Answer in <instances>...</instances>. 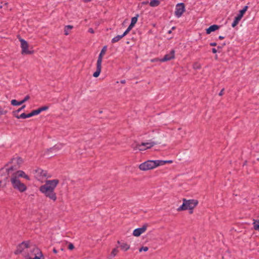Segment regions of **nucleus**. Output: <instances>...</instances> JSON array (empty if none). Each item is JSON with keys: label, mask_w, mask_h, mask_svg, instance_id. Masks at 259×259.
Wrapping results in <instances>:
<instances>
[{"label": "nucleus", "mask_w": 259, "mask_h": 259, "mask_svg": "<svg viewBox=\"0 0 259 259\" xmlns=\"http://www.w3.org/2000/svg\"><path fill=\"white\" fill-rule=\"evenodd\" d=\"M21 178L28 181L30 180L29 177L24 171L18 170L11 175L9 177V181L14 189L22 193L27 190V186L20 180Z\"/></svg>", "instance_id": "nucleus-1"}, {"label": "nucleus", "mask_w": 259, "mask_h": 259, "mask_svg": "<svg viewBox=\"0 0 259 259\" xmlns=\"http://www.w3.org/2000/svg\"><path fill=\"white\" fill-rule=\"evenodd\" d=\"M59 183V181L58 179L47 180L44 185L39 187V190L46 197L55 202L57 199L55 190Z\"/></svg>", "instance_id": "nucleus-2"}, {"label": "nucleus", "mask_w": 259, "mask_h": 259, "mask_svg": "<svg viewBox=\"0 0 259 259\" xmlns=\"http://www.w3.org/2000/svg\"><path fill=\"white\" fill-rule=\"evenodd\" d=\"M23 163V160L22 158L17 157L12 158L5 167L1 169L4 173L10 177L11 175L17 171Z\"/></svg>", "instance_id": "nucleus-3"}, {"label": "nucleus", "mask_w": 259, "mask_h": 259, "mask_svg": "<svg viewBox=\"0 0 259 259\" xmlns=\"http://www.w3.org/2000/svg\"><path fill=\"white\" fill-rule=\"evenodd\" d=\"M23 163V160L22 158L17 157L12 158L5 167L1 169L4 173L10 177L11 175L17 171Z\"/></svg>", "instance_id": "nucleus-4"}, {"label": "nucleus", "mask_w": 259, "mask_h": 259, "mask_svg": "<svg viewBox=\"0 0 259 259\" xmlns=\"http://www.w3.org/2000/svg\"><path fill=\"white\" fill-rule=\"evenodd\" d=\"M23 163V160L22 158L17 157L12 158L5 167L1 169L4 173L10 177L11 175L17 171Z\"/></svg>", "instance_id": "nucleus-5"}, {"label": "nucleus", "mask_w": 259, "mask_h": 259, "mask_svg": "<svg viewBox=\"0 0 259 259\" xmlns=\"http://www.w3.org/2000/svg\"><path fill=\"white\" fill-rule=\"evenodd\" d=\"M172 162V160H148L141 163L138 166V168L140 170L145 171L153 169L166 163H171Z\"/></svg>", "instance_id": "nucleus-6"}, {"label": "nucleus", "mask_w": 259, "mask_h": 259, "mask_svg": "<svg viewBox=\"0 0 259 259\" xmlns=\"http://www.w3.org/2000/svg\"><path fill=\"white\" fill-rule=\"evenodd\" d=\"M183 204L177 208L178 211L189 210V214H192L194 208L198 205V201L197 199H186L183 198Z\"/></svg>", "instance_id": "nucleus-7"}, {"label": "nucleus", "mask_w": 259, "mask_h": 259, "mask_svg": "<svg viewBox=\"0 0 259 259\" xmlns=\"http://www.w3.org/2000/svg\"><path fill=\"white\" fill-rule=\"evenodd\" d=\"M20 42V47L21 49V53L23 55H31L34 53L33 47L29 46L28 42L24 39L18 37Z\"/></svg>", "instance_id": "nucleus-8"}, {"label": "nucleus", "mask_w": 259, "mask_h": 259, "mask_svg": "<svg viewBox=\"0 0 259 259\" xmlns=\"http://www.w3.org/2000/svg\"><path fill=\"white\" fill-rule=\"evenodd\" d=\"M106 51H107V46H104L102 48V49L98 56V60L97 61V64H96V71L93 73V76L94 77H98L100 74V73L101 72V69H102V63L103 57L104 55L105 54Z\"/></svg>", "instance_id": "nucleus-9"}, {"label": "nucleus", "mask_w": 259, "mask_h": 259, "mask_svg": "<svg viewBox=\"0 0 259 259\" xmlns=\"http://www.w3.org/2000/svg\"><path fill=\"white\" fill-rule=\"evenodd\" d=\"M27 259H44L42 254L38 248L34 247L30 252L25 255Z\"/></svg>", "instance_id": "nucleus-10"}, {"label": "nucleus", "mask_w": 259, "mask_h": 259, "mask_svg": "<svg viewBox=\"0 0 259 259\" xmlns=\"http://www.w3.org/2000/svg\"><path fill=\"white\" fill-rule=\"evenodd\" d=\"M156 145V143L153 141L149 142H142L141 144H137L133 147L134 150H139V151H144L149 149Z\"/></svg>", "instance_id": "nucleus-11"}, {"label": "nucleus", "mask_w": 259, "mask_h": 259, "mask_svg": "<svg viewBox=\"0 0 259 259\" xmlns=\"http://www.w3.org/2000/svg\"><path fill=\"white\" fill-rule=\"evenodd\" d=\"M35 177L39 181L42 182L43 180L48 177V172L47 171L41 168H38L35 170Z\"/></svg>", "instance_id": "nucleus-12"}, {"label": "nucleus", "mask_w": 259, "mask_h": 259, "mask_svg": "<svg viewBox=\"0 0 259 259\" xmlns=\"http://www.w3.org/2000/svg\"><path fill=\"white\" fill-rule=\"evenodd\" d=\"M29 247V242L28 241H24L19 244L17 247L16 250L14 253L15 254H18L22 253L25 249Z\"/></svg>", "instance_id": "nucleus-13"}, {"label": "nucleus", "mask_w": 259, "mask_h": 259, "mask_svg": "<svg viewBox=\"0 0 259 259\" xmlns=\"http://www.w3.org/2000/svg\"><path fill=\"white\" fill-rule=\"evenodd\" d=\"M148 227V225L145 224L143 225L142 227L135 229L133 232V236L135 237L140 236L141 234L144 233L146 231Z\"/></svg>", "instance_id": "nucleus-14"}, {"label": "nucleus", "mask_w": 259, "mask_h": 259, "mask_svg": "<svg viewBox=\"0 0 259 259\" xmlns=\"http://www.w3.org/2000/svg\"><path fill=\"white\" fill-rule=\"evenodd\" d=\"M185 11V8L183 3H180L176 5L175 15L177 17H180Z\"/></svg>", "instance_id": "nucleus-15"}, {"label": "nucleus", "mask_w": 259, "mask_h": 259, "mask_svg": "<svg viewBox=\"0 0 259 259\" xmlns=\"http://www.w3.org/2000/svg\"><path fill=\"white\" fill-rule=\"evenodd\" d=\"M8 175L0 170V188H5L8 181Z\"/></svg>", "instance_id": "nucleus-16"}, {"label": "nucleus", "mask_w": 259, "mask_h": 259, "mask_svg": "<svg viewBox=\"0 0 259 259\" xmlns=\"http://www.w3.org/2000/svg\"><path fill=\"white\" fill-rule=\"evenodd\" d=\"M61 144H56L55 146H54L53 147L46 149L45 151L44 154L49 156L50 155L51 153H52L54 152H56L57 151L60 150L61 149Z\"/></svg>", "instance_id": "nucleus-17"}, {"label": "nucleus", "mask_w": 259, "mask_h": 259, "mask_svg": "<svg viewBox=\"0 0 259 259\" xmlns=\"http://www.w3.org/2000/svg\"><path fill=\"white\" fill-rule=\"evenodd\" d=\"M175 52L174 50H171L169 54L165 55L164 57L160 60V62H165L171 60L175 58Z\"/></svg>", "instance_id": "nucleus-18"}, {"label": "nucleus", "mask_w": 259, "mask_h": 259, "mask_svg": "<svg viewBox=\"0 0 259 259\" xmlns=\"http://www.w3.org/2000/svg\"><path fill=\"white\" fill-rule=\"evenodd\" d=\"M219 28L220 26L218 25H212L206 29V33L207 34H209L211 32L215 31L219 29Z\"/></svg>", "instance_id": "nucleus-19"}, {"label": "nucleus", "mask_w": 259, "mask_h": 259, "mask_svg": "<svg viewBox=\"0 0 259 259\" xmlns=\"http://www.w3.org/2000/svg\"><path fill=\"white\" fill-rule=\"evenodd\" d=\"M243 16V15L241 14L240 12H239V14L237 17H235L234 22L232 24V26L233 27H235L238 24L239 22Z\"/></svg>", "instance_id": "nucleus-20"}, {"label": "nucleus", "mask_w": 259, "mask_h": 259, "mask_svg": "<svg viewBox=\"0 0 259 259\" xmlns=\"http://www.w3.org/2000/svg\"><path fill=\"white\" fill-rule=\"evenodd\" d=\"M117 243L118 244H120V247L121 249L123 251H127L130 248V245L126 243H124V242L120 243L119 241H118Z\"/></svg>", "instance_id": "nucleus-21"}, {"label": "nucleus", "mask_w": 259, "mask_h": 259, "mask_svg": "<svg viewBox=\"0 0 259 259\" xmlns=\"http://www.w3.org/2000/svg\"><path fill=\"white\" fill-rule=\"evenodd\" d=\"M253 228L254 230L259 231V220H253Z\"/></svg>", "instance_id": "nucleus-22"}, {"label": "nucleus", "mask_w": 259, "mask_h": 259, "mask_svg": "<svg viewBox=\"0 0 259 259\" xmlns=\"http://www.w3.org/2000/svg\"><path fill=\"white\" fill-rule=\"evenodd\" d=\"M118 252V250L117 248H114L112 249L110 254L109 256V258H112L115 257Z\"/></svg>", "instance_id": "nucleus-23"}, {"label": "nucleus", "mask_w": 259, "mask_h": 259, "mask_svg": "<svg viewBox=\"0 0 259 259\" xmlns=\"http://www.w3.org/2000/svg\"><path fill=\"white\" fill-rule=\"evenodd\" d=\"M73 28V26L72 25H67L64 27V34L65 35H68L69 34V31Z\"/></svg>", "instance_id": "nucleus-24"}, {"label": "nucleus", "mask_w": 259, "mask_h": 259, "mask_svg": "<svg viewBox=\"0 0 259 259\" xmlns=\"http://www.w3.org/2000/svg\"><path fill=\"white\" fill-rule=\"evenodd\" d=\"M160 4V2L158 0H151L150 2V6L152 7H157Z\"/></svg>", "instance_id": "nucleus-25"}, {"label": "nucleus", "mask_w": 259, "mask_h": 259, "mask_svg": "<svg viewBox=\"0 0 259 259\" xmlns=\"http://www.w3.org/2000/svg\"><path fill=\"white\" fill-rule=\"evenodd\" d=\"M122 37H123L122 36V35H117L116 36L113 37L112 39V40H111V42L112 43H115V42H118V41H119Z\"/></svg>", "instance_id": "nucleus-26"}, {"label": "nucleus", "mask_w": 259, "mask_h": 259, "mask_svg": "<svg viewBox=\"0 0 259 259\" xmlns=\"http://www.w3.org/2000/svg\"><path fill=\"white\" fill-rule=\"evenodd\" d=\"M201 68V64L198 62H195L193 64V68L195 70L200 69Z\"/></svg>", "instance_id": "nucleus-27"}, {"label": "nucleus", "mask_w": 259, "mask_h": 259, "mask_svg": "<svg viewBox=\"0 0 259 259\" xmlns=\"http://www.w3.org/2000/svg\"><path fill=\"white\" fill-rule=\"evenodd\" d=\"M40 113V111L39 108H38L36 110H34L31 111L30 113H29V115H30V117L33 116L34 115H38Z\"/></svg>", "instance_id": "nucleus-28"}, {"label": "nucleus", "mask_w": 259, "mask_h": 259, "mask_svg": "<svg viewBox=\"0 0 259 259\" xmlns=\"http://www.w3.org/2000/svg\"><path fill=\"white\" fill-rule=\"evenodd\" d=\"M8 111L5 109V107H2L0 106V116L6 115Z\"/></svg>", "instance_id": "nucleus-29"}, {"label": "nucleus", "mask_w": 259, "mask_h": 259, "mask_svg": "<svg viewBox=\"0 0 259 259\" xmlns=\"http://www.w3.org/2000/svg\"><path fill=\"white\" fill-rule=\"evenodd\" d=\"M11 103L13 106H19L22 105V102L17 101L16 100L13 99L11 100Z\"/></svg>", "instance_id": "nucleus-30"}, {"label": "nucleus", "mask_w": 259, "mask_h": 259, "mask_svg": "<svg viewBox=\"0 0 259 259\" xmlns=\"http://www.w3.org/2000/svg\"><path fill=\"white\" fill-rule=\"evenodd\" d=\"M138 15H137L136 17H133L132 18L131 23L130 24L134 26L138 21Z\"/></svg>", "instance_id": "nucleus-31"}, {"label": "nucleus", "mask_w": 259, "mask_h": 259, "mask_svg": "<svg viewBox=\"0 0 259 259\" xmlns=\"http://www.w3.org/2000/svg\"><path fill=\"white\" fill-rule=\"evenodd\" d=\"M19 110H17L13 111L12 114L14 117H15L17 119H19L20 115H19Z\"/></svg>", "instance_id": "nucleus-32"}, {"label": "nucleus", "mask_w": 259, "mask_h": 259, "mask_svg": "<svg viewBox=\"0 0 259 259\" xmlns=\"http://www.w3.org/2000/svg\"><path fill=\"white\" fill-rule=\"evenodd\" d=\"M29 117H30V115H29V114H26L24 113H22L19 116V119L20 118L25 119L26 118H29Z\"/></svg>", "instance_id": "nucleus-33"}, {"label": "nucleus", "mask_w": 259, "mask_h": 259, "mask_svg": "<svg viewBox=\"0 0 259 259\" xmlns=\"http://www.w3.org/2000/svg\"><path fill=\"white\" fill-rule=\"evenodd\" d=\"M148 249H149L148 247L147 246H143L139 249V251L140 252H142V251L146 252L148 250Z\"/></svg>", "instance_id": "nucleus-34"}, {"label": "nucleus", "mask_w": 259, "mask_h": 259, "mask_svg": "<svg viewBox=\"0 0 259 259\" xmlns=\"http://www.w3.org/2000/svg\"><path fill=\"white\" fill-rule=\"evenodd\" d=\"M30 99V97L28 95L26 96L24 99L20 101V102H22V104L28 101Z\"/></svg>", "instance_id": "nucleus-35"}, {"label": "nucleus", "mask_w": 259, "mask_h": 259, "mask_svg": "<svg viewBox=\"0 0 259 259\" xmlns=\"http://www.w3.org/2000/svg\"><path fill=\"white\" fill-rule=\"evenodd\" d=\"M39 108L41 112L42 111L47 110L49 109V107L48 106H44Z\"/></svg>", "instance_id": "nucleus-36"}, {"label": "nucleus", "mask_w": 259, "mask_h": 259, "mask_svg": "<svg viewBox=\"0 0 259 259\" xmlns=\"http://www.w3.org/2000/svg\"><path fill=\"white\" fill-rule=\"evenodd\" d=\"M247 9H248V7L246 6H245V7L243 8V9L242 10H240V11H239V12H240L241 14H242L243 15H244V13H245V12L247 11Z\"/></svg>", "instance_id": "nucleus-37"}, {"label": "nucleus", "mask_w": 259, "mask_h": 259, "mask_svg": "<svg viewBox=\"0 0 259 259\" xmlns=\"http://www.w3.org/2000/svg\"><path fill=\"white\" fill-rule=\"evenodd\" d=\"M74 245L72 243H70L68 245V249L70 250H72L74 248Z\"/></svg>", "instance_id": "nucleus-38"}, {"label": "nucleus", "mask_w": 259, "mask_h": 259, "mask_svg": "<svg viewBox=\"0 0 259 259\" xmlns=\"http://www.w3.org/2000/svg\"><path fill=\"white\" fill-rule=\"evenodd\" d=\"M130 31H127V29H126V30L124 31L123 34H122V36L124 37V36H125Z\"/></svg>", "instance_id": "nucleus-39"}, {"label": "nucleus", "mask_w": 259, "mask_h": 259, "mask_svg": "<svg viewBox=\"0 0 259 259\" xmlns=\"http://www.w3.org/2000/svg\"><path fill=\"white\" fill-rule=\"evenodd\" d=\"M134 26H133V25H132L130 24V25L128 26V28H127V31H131V30L133 28V27Z\"/></svg>", "instance_id": "nucleus-40"}, {"label": "nucleus", "mask_w": 259, "mask_h": 259, "mask_svg": "<svg viewBox=\"0 0 259 259\" xmlns=\"http://www.w3.org/2000/svg\"><path fill=\"white\" fill-rule=\"evenodd\" d=\"M88 31L91 33H94V31L92 28H89Z\"/></svg>", "instance_id": "nucleus-41"}, {"label": "nucleus", "mask_w": 259, "mask_h": 259, "mask_svg": "<svg viewBox=\"0 0 259 259\" xmlns=\"http://www.w3.org/2000/svg\"><path fill=\"white\" fill-rule=\"evenodd\" d=\"M25 108V105H24L21 108H19L18 109V110H19V112H20L22 109H24Z\"/></svg>", "instance_id": "nucleus-42"}, {"label": "nucleus", "mask_w": 259, "mask_h": 259, "mask_svg": "<svg viewBox=\"0 0 259 259\" xmlns=\"http://www.w3.org/2000/svg\"><path fill=\"white\" fill-rule=\"evenodd\" d=\"M217 51H218V50L216 49H215V48H213L212 49V52L214 54L216 53L217 52Z\"/></svg>", "instance_id": "nucleus-43"}, {"label": "nucleus", "mask_w": 259, "mask_h": 259, "mask_svg": "<svg viewBox=\"0 0 259 259\" xmlns=\"http://www.w3.org/2000/svg\"><path fill=\"white\" fill-rule=\"evenodd\" d=\"M211 46H217V44L215 42H211L210 44Z\"/></svg>", "instance_id": "nucleus-44"}, {"label": "nucleus", "mask_w": 259, "mask_h": 259, "mask_svg": "<svg viewBox=\"0 0 259 259\" xmlns=\"http://www.w3.org/2000/svg\"><path fill=\"white\" fill-rule=\"evenodd\" d=\"M160 59H153L151 60L152 62H154V61H160Z\"/></svg>", "instance_id": "nucleus-45"}, {"label": "nucleus", "mask_w": 259, "mask_h": 259, "mask_svg": "<svg viewBox=\"0 0 259 259\" xmlns=\"http://www.w3.org/2000/svg\"><path fill=\"white\" fill-rule=\"evenodd\" d=\"M92 0H83V1L84 2V3H88L89 2H91Z\"/></svg>", "instance_id": "nucleus-46"}, {"label": "nucleus", "mask_w": 259, "mask_h": 259, "mask_svg": "<svg viewBox=\"0 0 259 259\" xmlns=\"http://www.w3.org/2000/svg\"><path fill=\"white\" fill-rule=\"evenodd\" d=\"M142 4H144V5H146V4H148V1L144 2L142 3Z\"/></svg>", "instance_id": "nucleus-47"}, {"label": "nucleus", "mask_w": 259, "mask_h": 259, "mask_svg": "<svg viewBox=\"0 0 259 259\" xmlns=\"http://www.w3.org/2000/svg\"><path fill=\"white\" fill-rule=\"evenodd\" d=\"M219 39H224V36H220L219 37Z\"/></svg>", "instance_id": "nucleus-48"}, {"label": "nucleus", "mask_w": 259, "mask_h": 259, "mask_svg": "<svg viewBox=\"0 0 259 259\" xmlns=\"http://www.w3.org/2000/svg\"><path fill=\"white\" fill-rule=\"evenodd\" d=\"M8 3L6 2V3H4V6H5L7 7V6H8Z\"/></svg>", "instance_id": "nucleus-49"}, {"label": "nucleus", "mask_w": 259, "mask_h": 259, "mask_svg": "<svg viewBox=\"0 0 259 259\" xmlns=\"http://www.w3.org/2000/svg\"><path fill=\"white\" fill-rule=\"evenodd\" d=\"M222 48V47H221V46H218V49L219 50H220V49H221Z\"/></svg>", "instance_id": "nucleus-50"}, {"label": "nucleus", "mask_w": 259, "mask_h": 259, "mask_svg": "<svg viewBox=\"0 0 259 259\" xmlns=\"http://www.w3.org/2000/svg\"><path fill=\"white\" fill-rule=\"evenodd\" d=\"M222 94H223V91H222L220 93L219 95H220V96H221V95H222Z\"/></svg>", "instance_id": "nucleus-51"}, {"label": "nucleus", "mask_w": 259, "mask_h": 259, "mask_svg": "<svg viewBox=\"0 0 259 259\" xmlns=\"http://www.w3.org/2000/svg\"><path fill=\"white\" fill-rule=\"evenodd\" d=\"M54 252H55V253H56V252H57L56 250V249H54Z\"/></svg>", "instance_id": "nucleus-52"}, {"label": "nucleus", "mask_w": 259, "mask_h": 259, "mask_svg": "<svg viewBox=\"0 0 259 259\" xmlns=\"http://www.w3.org/2000/svg\"><path fill=\"white\" fill-rule=\"evenodd\" d=\"M168 33H171V30H169V31H168Z\"/></svg>", "instance_id": "nucleus-53"}, {"label": "nucleus", "mask_w": 259, "mask_h": 259, "mask_svg": "<svg viewBox=\"0 0 259 259\" xmlns=\"http://www.w3.org/2000/svg\"><path fill=\"white\" fill-rule=\"evenodd\" d=\"M3 8V6L2 5H0V9H2Z\"/></svg>", "instance_id": "nucleus-54"}, {"label": "nucleus", "mask_w": 259, "mask_h": 259, "mask_svg": "<svg viewBox=\"0 0 259 259\" xmlns=\"http://www.w3.org/2000/svg\"><path fill=\"white\" fill-rule=\"evenodd\" d=\"M175 29V27H173L172 28V30H174V29Z\"/></svg>", "instance_id": "nucleus-55"}, {"label": "nucleus", "mask_w": 259, "mask_h": 259, "mask_svg": "<svg viewBox=\"0 0 259 259\" xmlns=\"http://www.w3.org/2000/svg\"><path fill=\"white\" fill-rule=\"evenodd\" d=\"M178 130H181V127H180V128H178Z\"/></svg>", "instance_id": "nucleus-56"}]
</instances>
